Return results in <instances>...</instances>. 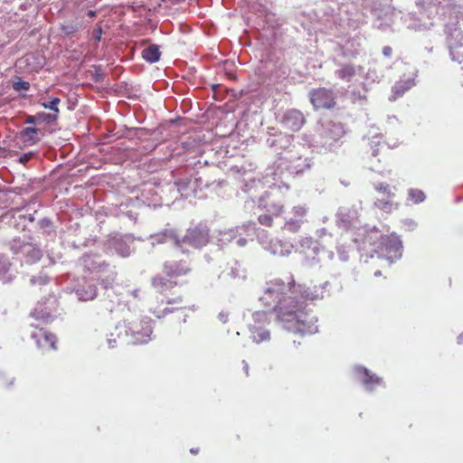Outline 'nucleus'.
I'll list each match as a JSON object with an SVG mask.
<instances>
[{
	"instance_id": "f3484780",
	"label": "nucleus",
	"mask_w": 463,
	"mask_h": 463,
	"mask_svg": "<svg viewBox=\"0 0 463 463\" xmlns=\"http://www.w3.org/2000/svg\"><path fill=\"white\" fill-rule=\"evenodd\" d=\"M388 199L389 200L379 199L374 203V204L378 209L386 213H391L394 208H398V203H393L392 200V198Z\"/></svg>"
},
{
	"instance_id": "58836bf2",
	"label": "nucleus",
	"mask_w": 463,
	"mask_h": 463,
	"mask_svg": "<svg viewBox=\"0 0 463 463\" xmlns=\"http://www.w3.org/2000/svg\"><path fill=\"white\" fill-rule=\"evenodd\" d=\"M461 340H463V336L462 335L458 336V341L460 342Z\"/></svg>"
},
{
	"instance_id": "cd10ccee",
	"label": "nucleus",
	"mask_w": 463,
	"mask_h": 463,
	"mask_svg": "<svg viewBox=\"0 0 463 463\" xmlns=\"http://www.w3.org/2000/svg\"><path fill=\"white\" fill-rule=\"evenodd\" d=\"M102 34V28L101 26H97V28L93 31V36L97 41H99Z\"/></svg>"
},
{
	"instance_id": "6ab92c4d",
	"label": "nucleus",
	"mask_w": 463,
	"mask_h": 463,
	"mask_svg": "<svg viewBox=\"0 0 463 463\" xmlns=\"http://www.w3.org/2000/svg\"><path fill=\"white\" fill-rule=\"evenodd\" d=\"M14 377L9 376L0 372V388L3 390H10L14 384Z\"/></svg>"
},
{
	"instance_id": "ddd939ff",
	"label": "nucleus",
	"mask_w": 463,
	"mask_h": 463,
	"mask_svg": "<svg viewBox=\"0 0 463 463\" xmlns=\"http://www.w3.org/2000/svg\"><path fill=\"white\" fill-rule=\"evenodd\" d=\"M157 241L161 243L173 242L175 247L182 248V239L173 229H165L157 235Z\"/></svg>"
},
{
	"instance_id": "393cba45",
	"label": "nucleus",
	"mask_w": 463,
	"mask_h": 463,
	"mask_svg": "<svg viewBox=\"0 0 463 463\" xmlns=\"http://www.w3.org/2000/svg\"><path fill=\"white\" fill-rule=\"evenodd\" d=\"M291 213L295 217L294 219L303 221V218L307 214V208L302 205H297L292 208Z\"/></svg>"
},
{
	"instance_id": "dca6fc26",
	"label": "nucleus",
	"mask_w": 463,
	"mask_h": 463,
	"mask_svg": "<svg viewBox=\"0 0 463 463\" xmlns=\"http://www.w3.org/2000/svg\"><path fill=\"white\" fill-rule=\"evenodd\" d=\"M77 295L79 298L83 301L92 300L97 296V288L93 285H89L87 289L79 288L77 289Z\"/></svg>"
},
{
	"instance_id": "9d476101",
	"label": "nucleus",
	"mask_w": 463,
	"mask_h": 463,
	"mask_svg": "<svg viewBox=\"0 0 463 463\" xmlns=\"http://www.w3.org/2000/svg\"><path fill=\"white\" fill-rule=\"evenodd\" d=\"M164 273L169 278H175L187 274L190 269L181 262H167L164 265Z\"/></svg>"
},
{
	"instance_id": "1a4fd4ad",
	"label": "nucleus",
	"mask_w": 463,
	"mask_h": 463,
	"mask_svg": "<svg viewBox=\"0 0 463 463\" xmlns=\"http://www.w3.org/2000/svg\"><path fill=\"white\" fill-rule=\"evenodd\" d=\"M177 286L175 281H173L171 278H165L161 276H157L153 278L152 279V287L157 293L166 294L168 291L173 289Z\"/></svg>"
},
{
	"instance_id": "4c0bfd02",
	"label": "nucleus",
	"mask_w": 463,
	"mask_h": 463,
	"mask_svg": "<svg viewBox=\"0 0 463 463\" xmlns=\"http://www.w3.org/2000/svg\"><path fill=\"white\" fill-rule=\"evenodd\" d=\"M461 340H463V336L462 335L458 336V341L460 342Z\"/></svg>"
},
{
	"instance_id": "f8f14e48",
	"label": "nucleus",
	"mask_w": 463,
	"mask_h": 463,
	"mask_svg": "<svg viewBox=\"0 0 463 463\" xmlns=\"http://www.w3.org/2000/svg\"><path fill=\"white\" fill-rule=\"evenodd\" d=\"M40 134H42V132L39 128H25L20 132V137L26 146H33L39 142Z\"/></svg>"
},
{
	"instance_id": "c9c22d12",
	"label": "nucleus",
	"mask_w": 463,
	"mask_h": 463,
	"mask_svg": "<svg viewBox=\"0 0 463 463\" xmlns=\"http://www.w3.org/2000/svg\"><path fill=\"white\" fill-rule=\"evenodd\" d=\"M95 15H96V12L95 11L90 10V11L88 12V16L89 17L91 18V17H94Z\"/></svg>"
},
{
	"instance_id": "2eb2a0df",
	"label": "nucleus",
	"mask_w": 463,
	"mask_h": 463,
	"mask_svg": "<svg viewBox=\"0 0 463 463\" xmlns=\"http://www.w3.org/2000/svg\"><path fill=\"white\" fill-rule=\"evenodd\" d=\"M356 73L355 67L353 64H342L340 69L335 71L336 76L344 80L349 81Z\"/></svg>"
},
{
	"instance_id": "c85d7f7f",
	"label": "nucleus",
	"mask_w": 463,
	"mask_h": 463,
	"mask_svg": "<svg viewBox=\"0 0 463 463\" xmlns=\"http://www.w3.org/2000/svg\"><path fill=\"white\" fill-rule=\"evenodd\" d=\"M33 157V153H27V154H24L23 156H20V159L19 161L23 164H25L27 163L29 160H31Z\"/></svg>"
},
{
	"instance_id": "ea45409f",
	"label": "nucleus",
	"mask_w": 463,
	"mask_h": 463,
	"mask_svg": "<svg viewBox=\"0 0 463 463\" xmlns=\"http://www.w3.org/2000/svg\"><path fill=\"white\" fill-rule=\"evenodd\" d=\"M372 170L379 171V170H378V169H376L373 165H372Z\"/></svg>"
},
{
	"instance_id": "39448f33",
	"label": "nucleus",
	"mask_w": 463,
	"mask_h": 463,
	"mask_svg": "<svg viewBox=\"0 0 463 463\" xmlns=\"http://www.w3.org/2000/svg\"><path fill=\"white\" fill-rule=\"evenodd\" d=\"M35 330L31 334L33 339L35 340L37 346L43 350L56 349V336L43 328L31 325Z\"/></svg>"
},
{
	"instance_id": "f704fd0d",
	"label": "nucleus",
	"mask_w": 463,
	"mask_h": 463,
	"mask_svg": "<svg viewBox=\"0 0 463 463\" xmlns=\"http://www.w3.org/2000/svg\"><path fill=\"white\" fill-rule=\"evenodd\" d=\"M190 452L194 455H196L199 453V448H195V449L193 448L190 449Z\"/></svg>"
},
{
	"instance_id": "6e6552de",
	"label": "nucleus",
	"mask_w": 463,
	"mask_h": 463,
	"mask_svg": "<svg viewBox=\"0 0 463 463\" xmlns=\"http://www.w3.org/2000/svg\"><path fill=\"white\" fill-rule=\"evenodd\" d=\"M305 123V118L300 111L292 110L286 114L284 118L285 127L293 131H298Z\"/></svg>"
},
{
	"instance_id": "b1692460",
	"label": "nucleus",
	"mask_w": 463,
	"mask_h": 463,
	"mask_svg": "<svg viewBox=\"0 0 463 463\" xmlns=\"http://www.w3.org/2000/svg\"><path fill=\"white\" fill-rule=\"evenodd\" d=\"M374 188L379 193L386 194L388 198L394 197V194L392 193L391 188H390L389 184H384V183L377 184L374 185Z\"/></svg>"
},
{
	"instance_id": "a19ab883",
	"label": "nucleus",
	"mask_w": 463,
	"mask_h": 463,
	"mask_svg": "<svg viewBox=\"0 0 463 463\" xmlns=\"http://www.w3.org/2000/svg\"><path fill=\"white\" fill-rule=\"evenodd\" d=\"M283 212V206L279 207V213Z\"/></svg>"
},
{
	"instance_id": "9b49d317",
	"label": "nucleus",
	"mask_w": 463,
	"mask_h": 463,
	"mask_svg": "<svg viewBox=\"0 0 463 463\" xmlns=\"http://www.w3.org/2000/svg\"><path fill=\"white\" fill-rule=\"evenodd\" d=\"M357 372L361 376L363 384L370 390H373L376 385H380L383 383L380 377L372 374L366 368H358Z\"/></svg>"
},
{
	"instance_id": "72a5a7b5",
	"label": "nucleus",
	"mask_w": 463,
	"mask_h": 463,
	"mask_svg": "<svg viewBox=\"0 0 463 463\" xmlns=\"http://www.w3.org/2000/svg\"><path fill=\"white\" fill-rule=\"evenodd\" d=\"M383 148H385V146H382V147H381V148H379V147L374 148V149L373 150V152H372V156H373V157H377V156L380 155V150H381V149H383Z\"/></svg>"
},
{
	"instance_id": "a211bd4d",
	"label": "nucleus",
	"mask_w": 463,
	"mask_h": 463,
	"mask_svg": "<svg viewBox=\"0 0 463 463\" xmlns=\"http://www.w3.org/2000/svg\"><path fill=\"white\" fill-rule=\"evenodd\" d=\"M303 223V221L296 220V219H289L286 221L283 230L291 232V233H298L300 231L301 224Z\"/></svg>"
},
{
	"instance_id": "412c9836",
	"label": "nucleus",
	"mask_w": 463,
	"mask_h": 463,
	"mask_svg": "<svg viewBox=\"0 0 463 463\" xmlns=\"http://www.w3.org/2000/svg\"><path fill=\"white\" fill-rule=\"evenodd\" d=\"M61 103V99L59 98H52L50 101H44L41 103V106L44 109H48L52 110L53 114L59 115V108L58 105Z\"/></svg>"
},
{
	"instance_id": "0eeeda50",
	"label": "nucleus",
	"mask_w": 463,
	"mask_h": 463,
	"mask_svg": "<svg viewBox=\"0 0 463 463\" xmlns=\"http://www.w3.org/2000/svg\"><path fill=\"white\" fill-rule=\"evenodd\" d=\"M415 85V80L411 77H402L392 88L391 100H396Z\"/></svg>"
},
{
	"instance_id": "e433bc0d",
	"label": "nucleus",
	"mask_w": 463,
	"mask_h": 463,
	"mask_svg": "<svg viewBox=\"0 0 463 463\" xmlns=\"http://www.w3.org/2000/svg\"><path fill=\"white\" fill-rule=\"evenodd\" d=\"M374 275H375V276H380V275H381V271H379V270H378V271H376V272L374 273Z\"/></svg>"
},
{
	"instance_id": "a878e982",
	"label": "nucleus",
	"mask_w": 463,
	"mask_h": 463,
	"mask_svg": "<svg viewBox=\"0 0 463 463\" xmlns=\"http://www.w3.org/2000/svg\"><path fill=\"white\" fill-rule=\"evenodd\" d=\"M259 222L266 227H271L273 225V218L271 215L264 213L260 214L258 218Z\"/></svg>"
},
{
	"instance_id": "423d86ee",
	"label": "nucleus",
	"mask_w": 463,
	"mask_h": 463,
	"mask_svg": "<svg viewBox=\"0 0 463 463\" xmlns=\"http://www.w3.org/2000/svg\"><path fill=\"white\" fill-rule=\"evenodd\" d=\"M128 330L131 333L133 344L146 343L150 339V335L152 333V329L146 322L144 324L142 322L132 323L128 327Z\"/></svg>"
},
{
	"instance_id": "20e7f679",
	"label": "nucleus",
	"mask_w": 463,
	"mask_h": 463,
	"mask_svg": "<svg viewBox=\"0 0 463 463\" xmlns=\"http://www.w3.org/2000/svg\"><path fill=\"white\" fill-rule=\"evenodd\" d=\"M310 102L316 109H329L335 107V100L331 90L318 88L312 90L309 93Z\"/></svg>"
},
{
	"instance_id": "4be33fe9",
	"label": "nucleus",
	"mask_w": 463,
	"mask_h": 463,
	"mask_svg": "<svg viewBox=\"0 0 463 463\" xmlns=\"http://www.w3.org/2000/svg\"><path fill=\"white\" fill-rule=\"evenodd\" d=\"M37 118H38V122L52 123L57 120L58 116L53 113L40 112V113H37Z\"/></svg>"
},
{
	"instance_id": "7ed1b4c3",
	"label": "nucleus",
	"mask_w": 463,
	"mask_h": 463,
	"mask_svg": "<svg viewBox=\"0 0 463 463\" xmlns=\"http://www.w3.org/2000/svg\"><path fill=\"white\" fill-rule=\"evenodd\" d=\"M209 242V231L205 225L198 224L187 229L182 238V246L186 243L194 248H202Z\"/></svg>"
},
{
	"instance_id": "c756f323",
	"label": "nucleus",
	"mask_w": 463,
	"mask_h": 463,
	"mask_svg": "<svg viewBox=\"0 0 463 463\" xmlns=\"http://www.w3.org/2000/svg\"><path fill=\"white\" fill-rule=\"evenodd\" d=\"M36 122H38V118H37V114L34 115V116H32V115H29L26 117V119H25V124H35Z\"/></svg>"
},
{
	"instance_id": "f03ea898",
	"label": "nucleus",
	"mask_w": 463,
	"mask_h": 463,
	"mask_svg": "<svg viewBox=\"0 0 463 463\" xmlns=\"http://www.w3.org/2000/svg\"><path fill=\"white\" fill-rule=\"evenodd\" d=\"M373 246L375 247L373 251L378 258H384L392 262L402 257V243L399 236L394 233L381 235L377 241L373 242Z\"/></svg>"
},
{
	"instance_id": "bb28decb",
	"label": "nucleus",
	"mask_w": 463,
	"mask_h": 463,
	"mask_svg": "<svg viewBox=\"0 0 463 463\" xmlns=\"http://www.w3.org/2000/svg\"><path fill=\"white\" fill-rule=\"evenodd\" d=\"M30 87V84L27 81H19L14 83V88L15 90H27Z\"/></svg>"
},
{
	"instance_id": "473e14b6",
	"label": "nucleus",
	"mask_w": 463,
	"mask_h": 463,
	"mask_svg": "<svg viewBox=\"0 0 463 463\" xmlns=\"http://www.w3.org/2000/svg\"><path fill=\"white\" fill-rule=\"evenodd\" d=\"M62 32H64L66 34H70L75 32V29L73 26H64L62 27Z\"/></svg>"
},
{
	"instance_id": "5701e85b",
	"label": "nucleus",
	"mask_w": 463,
	"mask_h": 463,
	"mask_svg": "<svg viewBox=\"0 0 463 463\" xmlns=\"http://www.w3.org/2000/svg\"><path fill=\"white\" fill-rule=\"evenodd\" d=\"M31 316L35 319H39L47 323L51 318V314L49 312H43V310H39L37 307L31 313Z\"/></svg>"
},
{
	"instance_id": "aec40b11",
	"label": "nucleus",
	"mask_w": 463,
	"mask_h": 463,
	"mask_svg": "<svg viewBox=\"0 0 463 463\" xmlns=\"http://www.w3.org/2000/svg\"><path fill=\"white\" fill-rule=\"evenodd\" d=\"M408 194L410 200L414 203H422L426 198L423 191L420 189H410Z\"/></svg>"
},
{
	"instance_id": "4468645a",
	"label": "nucleus",
	"mask_w": 463,
	"mask_h": 463,
	"mask_svg": "<svg viewBox=\"0 0 463 463\" xmlns=\"http://www.w3.org/2000/svg\"><path fill=\"white\" fill-rule=\"evenodd\" d=\"M160 56L161 52L159 50V46L156 44H150L142 51V58L149 63L158 61Z\"/></svg>"
},
{
	"instance_id": "f257e3e1",
	"label": "nucleus",
	"mask_w": 463,
	"mask_h": 463,
	"mask_svg": "<svg viewBox=\"0 0 463 463\" xmlns=\"http://www.w3.org/2000/svg\"><path fill=\"white\" fill-rule=\"evenodd\" d=\"M318 298L316 286L297 283L293 274L276 278L267 282V288L260 301L265 307H271L278 320L292 323L299 333L315 334L317 331V319L305 310L303 304Z\"/></svg>"
},
{
	"instance_id": "7c9ffc66",
	"label": "nucleus",
	"mask_w": 463,
	"mask_h": 463,
	"mask_svg": "<svg viewBox=\"0 0 463 463\" xmlns=\"http://www.w3.org/2000/svg\"><path fill=\"white\" fill-rule=\"evenodd\" d=\"M383 54L385 57H391L392 55V49L391 46H384L383 48Z\"/></svg>"
},
{
	"instance_id": "2f4dec72",
	"label": "nucleus",
	"mask_w": 463,
	"mask_h": 463,
	"mask_svg": "<svg viewBox=\"0 0 463 463\" xmlns=\"http://www.w3.org/2000/svg\"><path fill=\"white\" fill-rule=\"evenodd\" d=\"M259 338L257 341H264L269 338V333L268 331H263L260 334H259Z\"/></svg>"
}]
</instances>
